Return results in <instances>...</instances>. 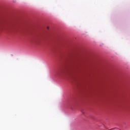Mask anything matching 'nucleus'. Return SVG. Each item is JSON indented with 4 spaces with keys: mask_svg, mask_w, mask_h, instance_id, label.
Listing matches in <instances>:
<instances>
[{
    "mask_svg": "<svg viewBox=\"0 0 130 130\" xmlns=\"http://www.w3.org/2000/svg\"><path fill=\"white\" fill-rule=\"evenodd\" d=\"M49 27H47V29H49Z\"/></svg>",
    "mask_w": 130,
    "mask_h": 130,
    "instance_id": "nucleus-1",
    "label": "nucleus"
}]
</instances>
